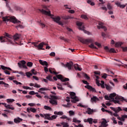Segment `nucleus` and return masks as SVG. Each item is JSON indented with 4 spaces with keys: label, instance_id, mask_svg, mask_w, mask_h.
Masks as SVG:
<instances>
[{
    "label": "nucleus",
    "instance_id": "nucleus-1",
    "mask_svg": "<svg viewBox=\"0 0 127 127\" xmlns=\"http://www.w3.org/2000/svg\"><path fill=\"white\" fill-rule=\"evenodd\" d=\"M4 36H0V41L1 43H4V42H8V44H12L13 45L14 44L13 41L16 43V44H18V45H22L21 42H17L16 41H18L19 39H20V37L21 35L16 33L13 36L11 35H9V34L5 32L3 34Z\"/></svg>",
    "mask_w": 127,
    "mask_h": 127
},
{
    "label": "nucleus",
    "instance_id": "nucleus-2",
    "mask_svg": "<svg viewBox=\"0 0 127 127\" xmlns=\"http://www.w3.org/2000/svg\"><path fill=\"white\" fill-rule=\"evenodd\" d=\"M78 40L83 44H87V43H91L90 45L89 46V47L92 48V49H98L97 47L94 45L93 42H95V41L92 39H84L83 38H78Z\"/></svg>",
    "mask_w": 127,
    "mask_h": 127
},
{
    "label": "nucleus",
    "instance_id": "nucleus-3",
    "mask_svg": "<svg viewBox=\"0 0 127 127\" xmlns=\"http://www.w3.org/2000/svg\"><path fill=\"white\" fill-rule=\"evenodd\" d=\"M2 19H3V21H11L13 23H20V21L16 19V18L13 16L2 17Z\"/></svg>",
    "mask_w": 127,
    "mask_h": 127
},
{
    "label": "nucleus",
    "instance_id": "nucleus-4",
    "mask_svg": "<svg viewBox=\"0 0 127 127\" xmlns=\"http://www.w3.org/2000/svg\"><path fill=\"white\" fill-rule=\"evenodd\" d=\"M109 98H110V99L112 100V101L114 102V103H115V104H119V103H120V101L116 100H120V99L121 98H120L119 96H117V94L115 93H111L109 95Z\"/></svg>",
    "mask_w": 127,
    "mask_h": 127
},
{
    "label": "nucleus",
    "instance_id": "nucleus-5",
    "mask_svg": "<svg viewBox=\"0 0 127 127\" xmlns=\"http://www.w3.org/2000/svg\"><path fill=\"white\" fill-rule=\"evenodd\" d=\"M43 7L45 9L49 11H46L43 9H39V11H40V12H41L42 14H45V15H47L48 16H53V15L51 14V11H50V10H49L48 8H47V7H46V6H44Z\"/></svg>",
    "mask_w": 127,
    "mask_h": 127
},
{
    "label": "nucleus",
    "instance_id": "nucleus-6",
    "mask_svg": "<svg viewBox=\"0 0 127 127\" xmlns=\"http://www.w3.org/2000/svg\"><path fill=\"white\" fill-rule=\"evenodd\" d=\"M76 25L78 26V29H79V30H82L83 31V32H84V33H86L88 35L90 34V32L89 31L85 30V26H84V25H83V23L80 21H77L76 22Z\"/></svg>",
    "mask_w": 127,
    "mask_h": 127
},
{
    "label": "nucleus",
    "instance_id": "nucleus-7",
    "mask_svg": "<svg viewBox=\"0 0 127 127\" xmlns=\"http://www.w3.org/2000/svg\"><path fill=\"white\" fill-rule=\"evenodd\" d=\"M58 100V97L56 95H52L51 98L50 99L49 102L53 106H57L58 105L57 100Z\"/></svg>",
    "mask_w": 127,
    "mask_h": 127
},
{
    "label": "nucleus",
    "instance_id": "nucleus-8",
    "mask_svg": "<svg viewBox=\"0 0 127 127\" xmlns=\"http://www.w3.org/2000/svg\"><path fill=\"white\" fill-rule=\"evenodd\" d=\"M70 95L71 96V99L72 100H71V103H76V102H79V99L76 96V93L75 92H70Z\"/></svg>",
    "mask_w": 127,
    "mask_h": 127
},
{
    "label": "nucleus",
    "instance_id": "nucleus-9",
    "mask_svg": "<svg viewBox=\"0 0 127 127\" xmlns=\"http://www.w3.org/2000/svg\"><path fill=\"white\" fill-rule=\"evenodd\" d=\"M51 18H52V19H53V21L55 22L58 23V24H59V25H61L62 26H63L64 25V24H63V23L61 21V18L59 16H58L55 17H52V16Z\"/></svg>",
    "mask_w": 127,
    "mask_h": 127
},
{
    "label": "nucleus",
    "instance_id": "nucleus-10",
    "mask_svg": "<svg viewBox=\"0 0 127 127\" xmlns=\"http://www.w3.org/2000/svg\"><path fill=\"white\" fill-rule=\"evenodd\" d=\"M26 62L25 61H21L20 63H18V66H19V68H24V69H27V66L25 64Z\"/></svg>",
    "mask_w": 127,
    "mask_h": 127
},
{
    "label": "nucleus",
    "instance_id": "nucleus-11",
    "mask_svg": "<svg viewBox=\"0 0 127 127\" xmlns=\"http://www.w3.org/2000/svg\"><path fill=\"white\" fill-rule=\"evenodd\" d=\"M105 50L106 52H109V53H116V50L114 48H111L110 49L108 46H106L104 47Z\"/></svg>",
    "mask_w": 127,
    "mask_h": 127
},
{
    "label": "nucleus",
    "instance_id": "nucleus-12",
    "mask_svg": "<svg viewBox=\"0 0 127 127\" xmlns=\"http://www.w3.org/2000/svg\"><path fill=\"white\" fill-rule=\"evenodd\" d=\"M98 24H99V26H97V28L98 29H101V28H102L104 30V31H107V27H106L105 26H104V23L102 22H99Z\"/></svg>",
    "mask_w": 127,
    "mask_h": 127
},
{
    "label": "nucleus",
    "instance_id": "nucleus-13",
    "mask_svg": "<svg viewBox=\"0 0 127 127\" xmlns=\"http://www.w3.org/2000/svg\"><path fill=\"white\" fill-rule=\"evenodd\" d=\"M111 109L112 111H114L116 114H118V113H120V112L123 111V109L121 108V107H111Z\"/></svg>",
    "mask_w": 127,
    "mask_h": 127
},
{
    "label": "nucleus",
    "instance_id": "nucleus-14",
    "mask_svg": "<svg viewBox=\"0 0 127 127\" xmlns=\"http://www.w3.org/2000/svg\"><path fill=\"white\" fill-rule=\"evenodd\" d=\"M1 105H3L6 109H9V110H12V111L14 110V107H11L10 105H6L4 103H1Z\"/></svg>",
    "mask_w": 127,
    "mask_h": 127
},
{
    "label": "nucleus",
    "instance_id": "nucleus-15",
    "mask_svg": "<svg viewBox=\"0 0 127 127\" xmlns=\"http://www.w3.org/2000/svg\"><path fill=\"white\" fill-rule=\"evenodd\" d=\"M115 4L117 5L119 7H120V8H125L126 6H127V5H124L122 4L121 3V2L117 1L115 2Z\"/></svg>",
    "mask_w": 127,
    "mask_h": 127
},
{
    "label": "nucleus",
    "instance_id": "nucleus-16",
    "mask_svg": "<svg viewBox=\"0 0 127 127\" xmlns=\"http://www.w3.org/2000/svg\"><path fill=\"white\" fill-rule=\"evenodd\" d=\"M73 64V62H70L69 63H67L65 66L67 67V68H68V70H71Z\"/></svg>",
    "mask_w": 127,
    "mask_h": 127
},
{
    "label": "nucleus",
    "instance_id": "nucleus-17",
    "mask_svg": "<svg viewBox=\"0 0 127 127\" xmlns=\"http://www.w3.org/2000/svg\"><path fill=\"white\" fill-rule=\"evenodd\" d=\"M84 87L92 92H95V93L96 92V89L90 85H85Z\"/></svg>",
    "mask_w": 127,
    "mask_h": 127
},
{
    "label": "nucleus",
    "instance_id": "nucleus-18",
    "mask_svg": "<svg viewBox=\"0 0 127 127\" xmlns=\"http://www.w3.org/2000/svg\"><path fill=\"white\" fill-rule=\"evenodd\" d=\"M100 101V99L97 97V96H93L91 98V102L92 103H97V102Z\"/></svg>",
    "mask_w": 127,
    "mask_h": 127
},
{
    "label": "nucleus",
    "instance_id": "nucleus-19",
    "mask_svg": "<svg viewBox=\"0 0 127 127\" xmlns=\"http://www.w3.org/2000/svg\"><path fill=\"white\" fill-rule=\"evenodd\" d=\"M108 123L107 122V120H105L104 121H103L101 125L99 126V127H108V125L107 124Z\"/></svg>",
    "mask_w": 127,
    "mask_h": 127
},
{
    "label": "nucleus",
    "instance_id": "nucleus-20",
    "mask_svg": "<svg viewBox=\"0 0 127 127\" xmlns=\"http://www.w3.org/2000/svg\"><path fill=\"white\" fill-rule=\"evenodd\" d=\"M39 62L40 64H41V65H42L43 66H48V63H47V62L46 61L43 62V61L40 60L39 61Z\"/></svg>",
    "mask_w": 127,
    "mask_h": 127
},
{
    "label": "nucleus",
    "instance_id": "nucleus-21",
    "mask_svg": "<svg viewBox=\"0 0 127 127\" xmlns=\"http://www.w3.org/2000/svg\"><path fill=\"white\" fill-rule=\"evenodd\" d=\"M118 120L119 121H122V122H125V119H127V115H123L122 117H118L117 118Z\"/></svg>",
    "mask_w": 127,
    "mask_h": 127
},
{
    "label": "nucleus",
    "instance_id": "nucleus-22",
    "mask_svg": "<svg viewBox=\"0 0 127 127\" xmlns=\"http://www.w3.org/2000/svg\"><path fill=\"white\" fill-rule=\"evenodd\" d=\"M44 45L47 46V45H48V44H46V43H44V42L39 44V46H40V47H41V50H45V49L44 48H43V47L44 46Z\"/></svg>",
    "mask_w": 127,
    "mask_h": 127
},
{
    "label": "nucleus",
    "instance_id": "nucleus-23",
    "mask_svg": "<svg viewBox=\"0 0 127 127\" xmlns=\"http://www.w3.org/2000/svg\"><path fill=\"white\" fill-rule=\"evenodd\" d=\"M86 113L88 114V115H92V114L94 113V110H92L90 108H88L87 110L86 111Z\"/></svg>",
    "mask_w": 127,
    "mask_h": 127
},
{
    "label": "nucleus",
    "instance_id": "nucleus-24",
    "mask_svg": "<svg viewBox=\"0 0 127 127\" xmlns=\"http://www.w3.org/2000/svg\"><path fill=\"white\" fill-rule=\"evenodd\" d=\"M0 67L2 70H8L9 71H12V69H11V68L10 67H7L6 66H4V65H0Z\"/></svg>",
    "mask_w": 127,
    "mask_h": 127
},
{
    "label": "nucleus",
    "instance_id": "nucleus-25",
    "mask_svg": "<svg viewBox=\"0 0 127 127\" xmlns=\"http://www.w3.org/2000/svg\"><path fill=\"white\" fill-rule=\"evenodd\" d=\"M57 118V116L53 115L51 117L48 118V121H53V120H56Z\"/></svg>",
    "mask_w": 127,
    "mask_h": 127
},
{
    "label": "nucleus",
    "instance_id": "nucleus-26",
    "mask_svg": "<svg viewBox=\"0 0 127 127\" xmlns=\"http://www.w3.org/2000/svg\"><path fill=\"white\" fill-rule=\"evenodd\" d=\"M21 121H22V119L18 118H15L14 119V123H15V124H18L19 123H20V122H21Z\"/></svg>",
    "mask_w": 127,
    "mask_h": 127
},
{
    "label": "nucleus",
    "instance_id": "nucleus-27",
    "mask_svg": "<svg viewBox=\"0 0 127 127\" xmlns=\"http://www.w3.org/2000/svg\"><path fill=\"white\" fill-rule=\"evenodd\" d=\"M74 69H75V70H78V71L82 70V68H80V67H79V65L78 64H75L74 65Z\"/></svg>",
    "mask_w": 127,
    "mask_h": 127
},
{
    "label": "nucleus",
    "instance_id": "nucleus-28",
    "mask_svg": "<svg viewBox=\"0 0 127 127\" xmlns=\"http://www.w3.org/2000/svg\"><path fill=\"white\" fill-rule=\"evenodd\" d=\"M54 114L55 115H58V116H63V115H64V113L62 111H60V112L55 111Z\"/></svg>",
    "mask_w": 127,
    "mask_h": 127
},
{
    "label": "nucleus",
    "instance_id": "nucleus-29",
    "mask_svg": "<svg viewBox=\"0 0 127 127\" xmlns=\"http://www.w3.org/2000/svg\"><path fill=\"white\" fill-rule=\"evenodd\" d=\"M51 116V114H44V119L45 120H48V119H49V118H51V117H50Z\"/></svg>",
    "mask_w": 127,
    "mask_h": 127
},
{
    "label": "nucleus",
    "instance_id": "nucleus-30",
    "mask_svg": "<svg viewBox=\"0 0 127 127\" xmlns=\"http://www.w3.org/2000/svg\"><path fill=\"white\" fill-rule=\"evenodd\" d=\"M56 77H57V78H58V79H59V80H61V81H62L63 79V76H62V75L61 74H56Z\"/></svg>",
    "mask_w": 127,
    "mask_h": 127
},
{
    "label": "nucleus",
    "instance_id": "nucleus-31",
    "mask_svg": "<svg viewBox=\"0 0 127 127\" xmlns=\"http://www.w3.org/2000/svg\"><path fill=\"white\" fill-rule=\"evenodd\" d=\"M61 125L63 126V127H69V124L66 122H62Z\"/></svg>",
    "mask_w": 127,
    "mask_h": 127
},
{
    "label": "nucleus",
    "instance_id": "nucleus-32",
    "mask_svg": "<svg viewBox=\"0 0 127 127\" xmlns=\"http://www.w3.org/2000/svg\"><path fill=\"white\" fill-rule=\"evenodd\" d=\"M123 45L122 42H117L115 44V47H121Z\"/></svg>",
    "mask_w": 127,
    "mask_h": 127
},
{
    "label": "nucleus",
    "instance_id": "nucleus-33",
    "mask_svg": "<svg viewBox=\"0 0 127 127\" xmlns=\"http://www.w3.org/2000/svg\"><path fill=\"white\" fill-rule=\"evenodd\" d=\"M44 109H45V110H47V111H52V108L46 105L44 106Z\"/></svg>",
    "mask_w": 127,
    "mask_h": 127
},
{
    "label": "nucleus",
    "instance_id": "nucleus-34",
    "mask_svg": "<svg viewBox=\"0 0 127 127\" xmlns=\"http://www.w3.org/2000/svg\"><path fill=\"white\" fill-rule=\"evenodd\" d=\"M46 79L49 80V81H51V82H53V79L52 78V76L48 75L46 77Z\"/></svg>",
    "mask_w": 127,
    "mask_h": 127
},
{
    "label": "nucleus",
    "instance_id": "nucleus-35",
    "mask_svg": "<svg viewBox=\"0 0 127 127\" xmlns=\"http://www.w3.org/2000/svg\"><path fill=\"white\" fill-rule=\"evenodd\" d=\"M101 83H100V86H101V88H102L103 89H105V81L102 80L101 81Z\"/></svg>",
    "mask_w": 127,
    "mask_h": 127
},
{
    "label": "nucleus",
    "instance_id": "nucleus-36",
    "mask_svg": "<svg viewBox=\"0 0 127 127\" xmlns=\"http://www.w3.org/2000/svg\"><path fill=\"white\" fill-rule=\"evenodd\" d=\"M60 39L62 40H64V42H69V40L65 39V38H64V37L61 36L60 37Z\"/></svg>",
    "mask_w": 127,
    "mask_h": 127
},
{
    "label": "nucleus",
    "instance_id": "nucleus-37",
    "mask_svg": "<svg viewBox=\"0 0 127 127\" xmlns=\"http://www.w3.org/2000/svg\"><path fill=\"white\" fill-rule=\"evenodd\" d=\"M87 3H88L89 4H90V5H92V6L95 5V2H92V0H88Z\"/></svg>",
    "mask_w": 127,
    "mask_h": 127
},
{
    "label": "nucleus",
    "instance_id": "nucleus-38",
    "mask_svg": "<svg viewBox=\"0 0 127 127\" xmlns=\"http://www.w3.org/2000/svg\"><path fill=\"white\" fill-rule=\"evenodd\" d=\"M34 46H35V47H37L38 50H41V47L39 46V44L37 45V43H35Z\"/></svg>",
    "mask_w": 127,
    "mask_h": 127
},
{
    "label": "nucleus",
    "instance_id": "nucleus-39",
    "mask_svg": "<svg viewBox=\"0 0 127 127\" xmlns=\"http://www.w3.org/2000/svg\"><path fill=\"white\" fill-rule=\"evenodd\" d=\"M49 72L51 73V74H55V75H57L59 73L56 71H52V70H51V68H49Z\"/></svg>",
    "mask_w": 127,
    "mask_h": 127
},
{
    "label": "nucleus",
    "instance_id": "nucleus-40",
    "mask_svg": "<svg viewBox=\"0 0 127 127\" xmlns=\"http://www.w3.org/2000/svg\"><path fill=\"white\" fill-rule=\"evenodd\" d=\"M87 122L89 123L90 125H92L93 124V119L92 118H88L87 119Z\"/></svg>",
    "mask_w": 127,
    "mask_h": 127
},
{
    "label": "nucleus",
    "instance_id": "nucleus-41",
    "mask_svg": "<svg viewBox=\"0 0 127 127\" xmlns=\"http://www.w3.org/2000/svg\"><path fill=\"white\" fill-rule=\"evenodd\" d=\"M58 89L59 90H61L62 91H63V90H64V88H63V87H62V85H61V84H58Z\"/></svg>",
    "mask_w": 127,
    "mask_h": 127
},
{
    "label": "nucleus",
    "instance_id": "nucleus-42",
    "mask_svg": "<svg viewBox=\"0 0 127 127\" xmlns=\"http://www.w3.org/2000/svg\"><path fill=\"white\" fill-rule=\"evenodd\" d=\"M72 122L73 123H77V124H80V123H81L80 121H79V120H77V119H76V118H74L73 119Z\"/></svg>",
    "mask_w": 127,
    "mask_h": 127
},
{
    "label": "nucleus",
    "instance_id": "nucleus-43",
    "mask_svg": "<svg viewBox=\"0 0 127 127\" xmlns=\"http://www.w3.org/2000/svg\"><path fill=\"white\" fill-rule=\"evenodd\" d=\"M81 17L82 18H83V19H86V20H87V19H89L87 15H86L82 14L81 15Z\"/></svg>",
    "mask_w": 127,
    "mask_h": 127
},
{
    "label": "nucleus",
    "instance_id": "nucleus-44",
    "mask_svg": "<svg viewBox=\"0 0 127 127\" xmlns=\"http://www.w3.org/2000/svg\"><path fill=\"white\" fill-rule=\"evenodd\" d=\"M83 77H84L85 79H87V80H90V76H88V74L86 73H83Z\"/></svg>",
    "mask_w": 127,
    "mask_h": 127
},
{
    "label": "nucleus",
    "instance_id": "nucleus-45",
    "mask_svg": "<svg viewBox=\"0 0 127 127\" xmlns=\"http://www.w3.org/2000/svg\"><path fill=\"white\" fill-rule=\"evenodd\" d=\"M60 119H67V121H70V118H68V117H67V116H65V115H63L62 117H61L60 118Z\"/></svg>",
    "mask_w": 127,
    "mask_h": 127
},
{
    "label": "nucleus",
    "instance_id": "nucleus-46",
    "mask_svg": "<svg viewBox=\"0 0 127 127\" xmlns=\"http://www.w3.org/2000/svg\"><path fill=\"white\" fill-rule=\"evenodd\" d=\"M39 23L42 28H44V27H45V24H44V23L41 22V21H39Z\"/></svg>",
    "mask_w": 127,
    "mask_h": 127
},
{
    "label": "nucleus",
    "instance_id": "nucleus-47",
    "mask_svg": "<svg viewBox=\"0 0 127 127\" xmlns=\"http://www.w3.org/2000/svg\"><path fill=\"white\" fill-rule=\"evenodd\" d=\"M49 90V89L47 88H41L39 89V90L38 91H40L41 92V91H48Z\"/></svg>",
    "mask_w": 127,
    "mask_h": 127
},
{
    "label": "nucleus",
    "instance_id": "nucleus-48",
    "mask_svg": "<svg viewBox=\"0 0 127 127\" xmlns=\"http://www.w3.org/2000/svg\"><path fill=\"white\" fill-rule=\"evenodd\" d=\"M13 83H14V84H16V85H22V83H21V82H19L18 81H17V80H13Z\"/></svg>",
    "mask_w": 127,
    "mask_h": 127
},
{
    "label": "nucleus",
    "instance_id": "nucleus-49",
    "mask_svg": "<svg viewBox=\"0 0 127 127\" xmlns=\"http://www.w3.org/2000/svg\"><path fill=\"white\" fill-rule=\"evenodd\" d=\"M26 75L27 77H28V78H30V77L31 76H32V73H31L30 72H27L26 73Z\"/></svg>",
    "mask_w": 127,
    "mask_h": 127
},
{
    "label": "nucleus",
    "instance_id": "nucleus-50",
    "mask_svg": "<svg viewBox=\"0 0 127 127\" xmlns=\"http://www.w3.org/2000/svg\"><path fill=\"white\" fill-rule=\"evenodd\" d=\"M107 8L109 10H111V9H112L113 7H112V6L111 5V4L110 3H108L107 4Z\"/></svg>",
    "mask_w": 127,
    "mask_h": 127
},
{
    "label": "nucleus",
    "instance_id": "nucleus-51",
    "mask_svg": "<svg viewBox=\"0 0 127 127\" xmlns=\"http://www.w3.org/2000/svg\"><path fill=\"white\" fill-rule=\"evenodd\" d=\"M7 103H13L14 102V99H7Z\"/></svg>",
    "mask_w": 127,
    "mask_h": 127
},
{
    "label": "nucleus",
    "instance_id": "nucleus-52",
    "mask_svg": "<svg viewBox=\"0 0 127 127\" xmlns=\"http://www.w3.org/2000/svg\"><path fill=\"white\" fill-rule=\"evenodd\" d=\"M64 85H67L68 88H70V89H72V86L69 84V82H65L64 83Z\"/></svg>",
    "mask_w": 127,
    "mask_h": 127
},
{
    "label": "nucleus",
    "instance_id": "nucleus-53",
    "mask_svg": "<svg viewBox=\"0 0 127 127\" xmlns=\"http://www.w3.org/2000/svg\"><path fill=\"white\" fill-rule=\"evenodd\" d=\"M105 88L106 90H111V86L108 84H105Z\"/></svg>",
    "mask_w": 127,
    "mask_h": 127
},
{
    "label": "nucleus",
    "instance_id": "nucleus-54",
    "mask_svg": "<svg viewBox=\"0 0 127 127\" xmlns=\"http://www.w3.org/2000/svg\"><path fill=\"white\" fill-rule=\"evenodd\" d=\"M34 87H35V88H41V85H40L37 83H35L34 85Z\"/></svg>",
    "mask_w": 127,
    "mask_h": 127
},
{
    "label": "nucleus",
    "instance_id": "nucleus-55",
    "mask_svg": "<svg viewBox=\"0 0 127 127\" xmlns=\"http://www.w3.org/2000/svg\"><path fill=\"white\" fill-rule=\"evenodd\" d=\"M4 72L6 75H10V72H9V71L7 70L6 69L4 70Z\"/></svg>",
    "mask_w": 127,
    "mask_h": 127
},
{
    "label": "nucleus",
    "instance_id": "nucleus-56",
    "mask_svg": "<svg viewBox=\"0 0 127 127\" xmlns=\"http://www.w3.org/2000/svg\"><path fill=\"white\" fill-rule=\"evenodd\" d=\"M32 65H33V64L31 62H28L27 64V66H28V67H31Z\"/></svg>",
    "mask_w": 127,
    "mask_h": 127
},
{
    "label": "nucleus",
    "instance_id": "nucleus-57",
    "mask_svg": "<svg viewBox=\"0 0 127 127\" xmlns=\"http://www.w3.org/2000/svg\"><path fill=\"white\" fill-rule=\"evenodd\" d=\"M16 28H24V27L22 25L19 24L16 26Z\"/></svg>",
    "mask_w": 127,
    "mask_h": 127
},
{
    "label": "nucleus",
    "instance_id": "nucleus-58",
    "mask_svg": "<svg viewBox=\"0 0 127 127\" xmlns=\"http://www.w3.org/2000/svg\"><path fill=\"white\" fill-rule=\"evenodd\" d=\"M69 78H64L63 77V80H62V82H66L67 81H69Z\"/></svg>",
    "mask_w": 127,
    "mask_h": 127
},
{
    "label": "nucleus",
    "instance_id": "nucleus-59",
    "mask_svg": "<svg viewBox=\"0 0 127 127\" xmlns=\"http://www.w3.org/2000/svg\"><path fill=\"white\" fill-rule=\"evenodd\" d=\"M63 106L65 108H69L70 107V103H67V105H63Z\"/></svg>",
    "mask_w": 127,
    "mask_h": 127
},
{
    "label": "nucleus",
    "instance_id": "nucleus-60",
    "mask_svg": "<svg viewBox=\"0 0 127 127\" xmlns=\"http://www.w3.org/2000/svg\"><path fill=\"white\" fill-rule=\"evenodd\" d=\"M122 48L123 51L124 52H127V47H122Z\"/></svg>",
    "mask_w": 127,
    "mask_h": 127
},
{
    "label": "nucleus",
    "instance_id": "nucleus-61",
    "mask_svg": "<svg viewBox=\"0 0 127 127\" xmlns=\"http://www.w3.org/2000/svg\"><path fill=\"white\" fill-rule=\"evenodd\" d=\"M31 72L34 75H36V74H37V72H36L34 69H32Z\"/></svg>",
    "mask_w": 127,
    "mask_h": 127
},
{
    "label": "nucleus",
    "instance_id": "nucleus-62",
    "mask_svg": "<svg viewBox=\"0 0 127 127\" xmlns=\"http://www.w3.org/2000/svg\"><path fill=\"white\" fill-rule=\"evenodd\" d=\"M95 45L98 46V47H99V48H100L101 47V44H100V43H98L97 42L95 43Z\"/></svg>",
    "mask_w": 127,
    "mask_h": 127
},
{
    "label": "nucleus",
    "instance_id": "nucleus-63",
    "mask_svg": "<svg viewBox=\"0 0 127 127\" xmlns=\"http://www.w3.org/2000/svg\"><path fill=\"white\" fill-rule=\"evenodd\" d=\"M31 112H32V113H35L36 112V109L35 108H30Z\"/></svg>",
    "mask_w": 127,
    "mask_h": 127
},
{
    "label": "nucleus",
    "instance_id": "nucleus-64",
    "mask_svg": "<svg viewBox=\"0 0 127 127\" xmlns=\"http://www.w3.org/2000/svg\"><path fill=\"white\" fill-rule=\"evenodd\" d=\"M14 10H16V11H18L20 10V7H18V6H15L14 7Z\"/></svg>",
    "mask_w": 127,
    "mask_h": 127
}]
</instances>
